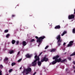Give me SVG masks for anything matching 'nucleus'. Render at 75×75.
Masks as SVG:
<instances>
[{
    "mask_svg": "<svg viewBox=\"0 0 75 75\" xmlns=\"http://www.w3.org/2000/svg\"><path fill=\"white\" fill-rule=\"evenodd\" d=\"M59 56L57 55L55 57H53V59H55V61H53L52 63H50V65H54L57 62H59L61 61V59L59 58L58 59V58L59 57Z\"/></svg>",
    "mask_w": 75,
    "mask_h": 75,
    "instance_id": "nucleus-1",
    "label": "nucleus"
},
{
    "mask_svg": "<svg viewBox=\"0 0 75 75\" xmlns=\"http://www.w3.org/2000/svg\"><path fill=\"white\" fill-rule=\"evenodd\" d=\"M35 60L33 62H32V64L33 66H35L37 65V62H36L37 61H39V57L37 56V55H36L35 57Z\"/></svg>",
    "mask_w": 75,
    "mask_h": 75,
    "instance_id": "nucleus-2",
    "label": "nucleus"
},
{
    "mask_svg": "<svg viewBox=\"0 0 75 75\" xmlns=\"http://www.w3.org/2000/svg\"><path fill=\"white\" fill-rule=\"evenodd\" d=\"M57 39V40H58L57 42V43L58 44V45L59 46L61 45V44L59 42H62V40L61 39V38L60 37V35H59L57 36V37L56 38Z\"/></svg>",
    "mask_w": 75,
    "mask_h": 75,
    "instance_id": "nucleus-3",
    "label": "nucleus"
},
{
    "mask_svg": "<svg viewBox=\"0 0 75 75\" xmlns=\"http://www.w3.org/2000/svg\"><path fill=\"white\" fill-rule=\"evenodd\" d=\"M31 71V68H28V69H26L23 71V72H25L26 74H29L30 72Z\"/></svg>",
    "mask_w": 75,
    "mask_h": 75,
    "instance_id": "nucleus-4",
    "label": "nucleus"
},
{
    "mask_svg": "<svg viewBox=\"0 0 75 75\" xmlns=\"http://www.w3.org/2000/svg\"><path fill=\"white\" fill-rule=\"evenodd\" d=\"M44 38H45V36L41 37H40L38 39L37 41V42H39V44H40V43L41 42L42 40H43Z\"/></svg>",
    "mask_w": 75,
    "mask_h": 75,
    "instance_id": "nucleus-5",
    "label": "nucleus"
},
{
    "mask_svg": "<svg viewBox=\"0 0 75 75\" xmlns=\"http://www.w3.org/2000/svg\"><path fill=\"white\" fill-rule=\"evenodd\" d=\"M48 58L46 57H44L43 58V59L41 60V62H44V61H45L46 62L47 61H48Z\"/></svg>",
    "mask_w": 75,
    "mask_h": 75,
    "instance_id": "nucleus-6",
    "label": "nucleus"
},
{
    "mask_svg": "<svg viewBox=\"0 0 75 75\" xmlns=\"http://www.w3.org/2000/svg\"><path fill=\"white\" fill-rule=\"evenodd\" d=\"M74 18V15H69V19H72Z\"/></svg>",
    "mask_w": 75,
    "mask_h": 75,
    "instance_id": "nucleus-7",
    "label": "nucleus"
},
{
    "mask_svg": "<svg viewBox=\"0 0 75 75\" xmlns=\"http://www.w3.org/2000/svg\"><path fill=\"white\" fill-rule=\"evenodd\" d=\"M73 41H71L69 42V44L68 45L67 47H70L72 45V43H73Z\"/></svg>",
    "mask_w": 75,
    "mask_h": 75,
    "instance_id": "nucleus-8",
    "label": "nucleus"
},
{
    "mask_svg": "<svg viewBox=\"0 0 75 75\" xmlns=\"http://www.w3.org/2000/svg\"><path fill=\"white\" fill-rule=\"evenodd\" d=\"M8 59L7 57H6L4 60V62L6 63H7V62H8Z\"/></svg>",
    "mask_w": 75,
    "mask_h": 75,
    "instance_id": "nucleus-9",
    "label": "nucleus"
},
{
    "mask_svg": "<svg viewBox=\"0 0 75 75\" xmlns=\"http://www.w3.org/2000/svg\"><path fill=\"white\" fill-rule=\"evenodd\" d=\"M61 28V27H60V26H59V25H58L55 27L54 28H55V29H58L59 28Z\"/></svg>",
    "mask_w": 75,
    "mask_h": 75,
    "instance_id": "nucleus-10",
    "label": "nucleus"
},
{
    "mask_svg": "<svg viewBox=\"0 0 75 75\" xmlns=\"http://www.w3.org/2000/svg\"><path fill=\"white\" fill-rule=\"evenodd\" d=\"M31 55H29V54H27L26 56V57L27 58H30V57H31Z\"/></svg>",
    "mask_w": 75,
    "mask_h": 75,
    "instance_id": "nucleus-11",
    "label": "nucleus"
},
{
    "mask_svg": "<svg viewBox=\"0 0 75 75\" xmlns=\"http://www.w3.org/2000/svg\"><path fill=\"white\" fill-rule=\"evenodd\" d=\"M26 42L25 41H24L23 42V46L26 45Z\"/></svg>",
    "mask_w": 75,
    "mask_h": 75,
    "instance_id": "nucleus-12",
    "label": "nucleus"
},
{
    "mask_svg": "<svg viewBox=\"0 0 75 75\" xmlns=\"http://www.w3.org/2000/svg\"><path fill=\"white\" fill-rule=\"evenodd\" d=\"M67 33L66 31H64V32L61 35L62 36H63V35L65 34H66Z\"/></svg>",
    "mask_w": 75,
    "mask_h": 75,
    "instance_id": "nucleus-13",
    "label": "nucleus"
},
{
    "mask_svg": "<svg viewBox=\"0 0 75 75\" xmlns=\"http://www.w3.org/2000/svg\"><path fill=\"white\" fill-rule=\"evenodd\" d=\"M9 53L10 54H13V53H14V51L13 50L10 51Z\"/></svg>",
    "mask_w": 75,
    "mask_h": 75,
    "instance_id": "nucleus-14",
    "label": "nucleus"
},
{
    "mask_svg": "<svg viewBox=\"0 0 75 75\" xmlns=\"http://www.w3.org/2000/svg\"><path fill=\"white\" fill-rule=\"evenodd\" d=\"M60 62H67V60L66 59H65L62 60V61L61 60Z\"/></svg>",
    "mask_w": 75,
    "mask_h": 75,
    "instance_id": "nucleus-15",
    "label": "nucleus"
},
{
    "mask_svg": "<svg viewBox=\"0 0 75 75\" xmlns=\"http://www.w3.org/2000/svg\"><path fill=\"white\" fill-rule=\"evenodd\" d=\"M38 64L39 67H40L41 66V63L40 62H38Z\"/></svg>",
    "mask_w": 75,
    "mask_h": 75,
    "instance_id": "nucleus-16",
    "label": "nucleus"
},
{
    "mask_svg": "<svg viewBox=\"0 0 75 75\" xmlns=\"http://www.w3.org/2000/svg\"><path fill=\"white\" fill-rule=\"evenodd\" d=\"M56 51V50L53 49L50 50V52H54V51Z\"/></svg>",
    "mask_w": 75,
    "mask_h": 75,
    "instance_id": "nucleus-17",
    "label": "nucleus"
},
{
    "mask_svg": "<svg viewBox=\"0 0 75 75\" xmlns=\"http://www.w3.org/2000/svg\"><path fill=\"white\" fill-rule=\"evenodd\" d=\"M15 41L14 40H13L12 41V43L13 44H14L15 43Z\"/></svg>",
    "mask_w": 75,
    "mask_h": 75,
    "instance_id": "nucleus-18",
    "label": "nucleus"
},
{
    "mask_svg": "<svg viewBox=\"0 0 75 75\" xmlns=\"http://www.w3.org/2000/svg\"><path fill=\"white\" fill-rule=\"evenodd\" d=\"M15 65H16V63H13L11 64L12 66H14Z\"/></svg>",
    "mask_w": 75,
    "mask_h": 75,
    "instance_id": "nucleus-19",
    "label": "nucleus"
},
{
    "mask_svg": "<svg viewBox=\"0 0 75 75\" xmlns=\"http://www.w3.org/2000/svg\"><path fill=\"white\" fill-rule=\"evenodd\" d=\"M8 30H5L4 31V32L6 33H8Z\"/></svg>",
    "mask_w": 75,
    "mask_h": 75,
    "instance_id": "nucleus-20",
    "label": "nucleus"
},
{
    "mask_svg": "<svg viewBox=\"0 0 75 75\" xmlns=\"http://www.w3.org/2000/svg\"><path fill=\"white\" fill-rule=\"evenodd\" d=\"M49 47V46H47L46 47H45V50H47V48H48V47Z\"/></svg>",
    "mask_w": 75,
    "mask_h": 75,
    "instance_id": "nucleus-21",
    "label": "nucleus"
},
{
    "mask_svg": "<svg viewBox=\"0 0 75 75\" xmlns=\"http://www.w3.org/2000/svg\"><path fill=\"white\" fill-rule=\"evenodd\" d=\"M3 68V65H0V68L2 69Z\"/></svg>",
    "mask_w": 75,
    "mask_h": 75,
    "instance_id": "nucleus-22",
    "label": "nucleus"
},
{
    "mask_svg": "<svg viewBox=\"0 0 75 75\" xmlns=\"http://www.w3.org/2000/svg\"><path fill=\"white\" fill-rule=\"evenodd\" d=\"M73 33H75V29H73Z\"/></svg>",
    "mask_w": 75,
    "mask_h": 75,
    "instance_id": "nucleus-23",
    "label": "nucleus"
},
{
    "mask_svg": "<svg viewBox=\"0 0 75 75\" xmlns=\"http://www.w3.org/2000/svg\"><path fill=\"white\" fill-rule=\"evenodd\" d=\"M35 40L34 39H32L30 41V42H33V41H34Z\"/></svg>",
    "mask_w": 75,
    "mask_h": 75,
    "instance_id": "nucleus-24",
    "label": "nucleus"
},
{
    "mask_svg": "<svg viewBox=\"0 0 75 75\" xmlns=\"http://www.w3.org/2000/svg\"><path fill=\"white\" fill-rule=\"evenodd\" d=\"M22 60V59H21L18 61V62H20V61H21Z\"/></svg>",
    "mask_w": 75,
    "mask_h": 75,
    "instance_id": "nucleus-25",
    "label": "nucleus"
},
{
    "mask_svg": "<svg viewBox=\"0 0 75 75\" xmlns=\"http://www.w3.org/2000/svg\"><path fill=\"white\" fill-rule=\"evenodd\" d=\"M1 72H2L1 70H0V75H1L2 74L1 73Z\"/></svg>",
    "mask_w": 75,
    "mask_h": 75,
    "instance_id": "nucleus-26",
    "label": "nucleus"
},
{
    "mask_svg": "<svg viewBox=\"0 0 75 75\" xmlns=\"http://www.w3.org/2000/svg\"><path fill=\"white\" fill-rule=\"evenodd\" d=\"M9 35H9V34H7V35H6V37H7V38H8V36H9Z\"/></svg>",
    "mask_w": 75,
    "mask_h": 75,
    "instance_id": "nucleus-27",
    "label": "nucleus"
},
{
    "mask_svg": "<svg viewBox=\"0 0 75 75\" xmlns=\"http://www.w3.org/2000/svg\"><path fill=\"white\" fill-rule=\"evenodd\" d=\"M13 70V69H10L9 71V72H11L12 71V70Z\"/></svg>",
    "mask_w": 75,
    "mask_h": 75,
    "instance_id": "nucleus-28",
    "label": "nucleus"
},
{
    "mask_svg": "<svg viewBox=\"0 0 75 75\" xmlns=\"http://www.w3.org/2000/svg\"><path fill=\"white\" fill-rule=\"evenodd\" d=\"M20 52H18V53L17 55H19V54H20Z\"/></svg>",
    "mask_w": 75,
    "mask_h": 75,
    "instance_id": "nucleus-29",
    "label": "nucleus"
},
{
    "mask_svg": "<svg viewBox=\"0 0 75 75\" xmlns=\"http://www.w3.org/2000/svg\"><path fill=\"white\" fill-rule=\"evenodd\" d=\"M19 43V41H16V44H18Z\"/></svg>",
    "mask_w": 75,
    "mask_h": 75,
    "instance_id": "nucleus-30",
    "label": "nucleus"
},
{
    "mask_svg": "<svg viewBox=\"0 0 75 75\" xmlns=\"http://www.w3.org/2000/svg\"><path fill=\"white\" fill-rule=\"evenodd\" d=\"M65 44H66V43H65V42L64 43H63V45L64 46L65 45Z\"/></svg>",
    "mask_w": 75,
    "mask_h": 75,
    "instance_id": "nucleus-31",
    "label": "nucleus"
},
{
    "mask_svg": "<svg viewBox=\"0 0 75 75\" xmlns=\"http://www.w3.org/2000/svg\"><path fill=\"white\" fill-rule=\"evenodd\" d=\"M36 74V72H35L34 73V74H33V75H35Z\"/></svg>",
    "mask_w": 75,
    "mask_h": 75,
    "instance_id": "nucleus-32",
    "label": "nucleus"
},
{
    "mask_svg": "<svg viewBox=\"0 0 75 75\" xmlns=\"http://www.w3.org/2000/svg\"><path fill=\"white\" fill-rule=\"evenodd\" d=\"M35 38H36V39H38V37L37 36H35Z\"/></svg>",
    "mask_w": 75,
    "mask_h": 75,
    "instance_id": "nucleus-33",
    "label": "nucleus"
},
{
    "mask_svg": "<svg viewBox=\"0 0 75 75\" xmlns=\"http://www.w3.org/2000/svg\"><path fill=\"white\" fill-rule=\"evenodd\" d=\"M69 60H71V58H69Z\"/></svg>",
    "mask_w": 75,
    "mask_h": 75,
    "instance_id": "nucleus-34",
    "label": "nucleus"
},
{
    "mask_svg": "<svg viewBox=\"0 0 75 75\" xmlns=\"http://www.w3.org/2000/svg\"><path fill=\"white\" fill-rule=\"evenodd\" d=\"M73 64H75V61L73 62Z\"/></svg>",
    "mask_w": 75,
    "mask_h": 75,
    "instance_id": "nucleus-35",
    "label": "nucleus"
},
{
    "mask_svg": "<svg viewBox=\"0 0 75 75\" xmlns=\"http://www.w3.org/2000/svg\"><path fill=\"white\" fill-rule=\"evenodd\" d=\"M42 52L41 53H40V54L39 55H41L42 54Z\"/></svg>",
    "mask_w": 75,
    "mask_h": 75,
    "instance_id": "nucleus-36",
    "label": "nucleus"
},
{
    "mask_svg": "<svg viewBox=\"0 0 75 75\" xmlns=\"http://www.w3.org/2000/svg\"><path fill=\"white\" fill-rule=\"evenodd\" d=\"M22 69V67H21L20 68V69Z\"/></svg>",
    "mask_w": 75,
    "mask_h": 75,
    "instance_id": "nucleus-37",
    "label": "nucleus"
},
{
    "mask_svg": "<svg viewBox=\"0 0 75 75\" xmlns=\"http://www.w3.org/2000/svg\"><path fill=\"white\" fill-rule=\"evenodd\" d=\"M14 16H15V15H12V17H14Z\"/></svg>",
    "mask_w": 75,
    "mask_h": 75,
    "instance_id": "nucleus-38",
    "label": "nucleus"
},
{
    "mask_svg": "<svg viewBox=\"0 0 75 75\" xmlns=\"http://www.w3.org/2000/svg\"><path fill=\"white\" fill-rule=\"evenodd\" d=\"M73 68L74 69H75V67L74 66Z\"/></svg>",
    "mask_w": 75,
    "mask_h": 75,
    "instance_id": "nucleus-39",
    "label": "nucleus"
},
{
    "mask_svg": "<svg viewBox=\"0 0 75 75\" xmlns=\"http://www.w3.org/2000/svg\"><path fill=\"white\" fill-rule=\"evenodd\" d=\"M67 69H66V71H67Z\"/></svg>",
    "mask_w": 75,
    "mask_h": 75,
    "instance_id": "nucleus-40",
    "label": "nucleus"
},
{
    "mask_svg": "<svg viewBox=\"0 0 75 75\" xmlns=\"http://www.w3.org/2000/svg\"><path fill=\"white\" fill-rule=\"evenodd\" d=\"M38 47H39V45H38Z\"/></svg>",
    "mask_w": 75,
    "mask_h": 75,
    "instance_id": "nucleus-41",
    "label": "nucleus"
}]
</instances>
